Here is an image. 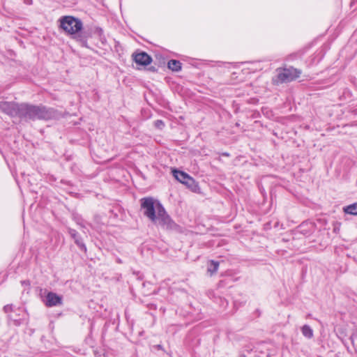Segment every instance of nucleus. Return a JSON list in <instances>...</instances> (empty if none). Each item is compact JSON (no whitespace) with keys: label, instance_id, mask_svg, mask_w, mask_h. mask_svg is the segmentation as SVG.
I'll return each mask as SVG.
<instances>
[{"label":"nucleus","instance_id":"1","mask_svg":"<svg viewBox=\"0 0 357 357\" xmlns=\"http://www.w3.org/2000/svg\"><path fill=\"white\" fill-rule=\"evenodd\" d=\"M60 28L68 35L74 36V38L80 41L82 44L86 43V37L82 31L83 24L81 20L73 16H63L59 19Z\"/></svg>","mask_w":357,"mask_h":357},{"label":"nucleus","instance_id":"2","mask_svg":"<svg viewBox=\"0 0 357 357\" xmlns=\"http://www.w3.org/2000/svg\"><path fill=\"white\" fill-rule=\"evenodd\" d=\"M157 209V222L163 229L168 231L181 232V227L177 225L167 213L163 206L159 202H156Z\"/></svg>","mask_w":357,"mask_h":357},{"label":"nucleus","instance_id":"3","mask_svg":"<svg viewBox=\"0 0 357 357\" xmlns=\"http://www.w3.org/2000/svg\"><path fill=\"white\" fill-rule=\"evenodd\" d=\"M57 116L58 112L54 108L48 107L43 105H33L32 121L50 120L56 119Z\"/></svg>","mask_w":357,"mask_h":357},{"label":"nucleus","instance_id":"4","mask_svg":"<svg viewBox=\"0 0 357 357\" xmlns=\"http://www.w3.org/2000/svg\"><path fill=\"white\" fill-rule=\"evenodd\" d=\"M141 209L143 211L144 216L148 218L151 222L157 223L156 203L151 197H144L140 199Z\"/></svg>","mask_w":357,"mask_h":357},{"label":"nucleus","instance_id":"5","mask_svg":"<svg viewBox=\"0 0 357 357\" xmlns=\"http://www.w3.org/2000/svg\"><path fill=\"white\" fill-rule=\"evenodd\" d=\"M301 74V71L296 68L292 67L289 68H284L278 70L277 79L278 82L280 83L290 82L299 77Z\"/></svg>","mask_w":357,"mask_h":357},{"label":"nucleus","instance_id":"6","mask_svg":"<svg viewBox=\"0 0 357 357\" xmlns=\"http://www.w3.org/2000/svg\"><path fill=\"white\" fill-rule=\"evenodd\" d=\"M33 105L28 103H20L19 105L17 116L24 121H32Z\"/></svg>","mask_w":357,"mask_h":357},{"label":"nucleus","instance_id":"7","mask_svg":"<svg viewBox=\"0 0 357 357\" xmlns=\"http://www.w3.org/2000/svg\"><path fill=\"white\" fill-rule=\"evenodd\" d=\"M19 103L14 102L0 101V112L12 116H17Z\"/></svg>","mask_w":357,"mask_h":357},{"label":"nucleus","instance_id":"8","mask_svg":"<svg viewBox=\"0 0 357 357\" xmlns=\"http://www.w3.org/2000/svg\"><path fill=\"white\" fill-rule=\"evenodd\" d=\"M44 303L47 307H54L62 304V296L57 295L54 292H48L44 300Z\"/></svg>","mask_w":357,"mask_h":357},{"label":"nucleus","instance_id":"9","mask_svg":"<svg viewBox=\"0 0 357 357\" xmlns=\"http://www.w3.org/2000/svg\"><path fill=\"white\" fill-rule=\"evenodd\" d=\"M136 63L141 66H147L152 61V58L145 52H141L132 55Z\"/></svg>","mask_w":357,"mask_h":357},{"label":"nucleus","instance_id":"10","mask_svg":"<svg viewBox=\"0 0 357 357\" xmlns=\"http://www.w3.org/2000/svg\"><path fill=\"white\" fill-rule=\"evenodd\" d=\"M68 232L71 238L74 240L75 244L79 248V249L84 252H86V247L77 231L74 229L68 228Z\"/></svg>","mask_w":357,"mask_h":357},{"label":"nucleus","instance_id":"11","mask_svg":"<svg viewBox=\"0 0 357 357\" xmlns=\"http://www.w3.org/2000/svg\"><path fill=\"white\" fill-rule=\"evenodd\" d=\"M3 311L6 314H8L10 318H13V316L11 314V313H14L17 311H21L22 312L23 311V308L22 307H16L15 305H13V304H9V305H6L3 307Z\"/></svg>","mask_w":357,"mask_h":357},{"label":"nucleus","instance_id":"12","mask_svg":"<svg viewBox=\"0 0 357 357\" xmlns=\"http://www.w3.org/2000/svg\"><path fill=\"white\" fill-rule=\"evenodd\" d=\"M172 173L175 178L181 183H183V182L187 179V178L189 176L185 172L177 169H174L172 171Z\"/></svg>","mask_w":357,"mask_h":357},{"label":"nucleus","instance_id":"13","mask_svg":"<svg viewBox=\"0 0 357 357\" xmlns=\"http://www.w3.org/2000/svg\"><path fill=\"white\" fill-rule=\"evenodd\" d=\"M168 68L178 72L181 70V63L178 60L171 59L167 63Z\"/></svg>","mask_w":357,"mask_h":357},{"label":"nucleus","instance_id":"14","mask_svg":"<svg viewBox=\"0 0 357 357\" xmlns=\"http://www.w3.org/2000/svg\"><path fill=\"white\" fill-rule=\"evenodd\" d=\"M343 211L347 214L357 215V202L344 207Z\"/></svg>","mask_w":357,"mask_h":357},{"label":"nucleus","instance_id":"15","mask_svg":"<svg viewBox=\"0 0 357 357\" xmlns=\"http://www.w3.org/2000/svg\"><path fill=\"white\" fill-rule=\"evenodd\" d=\"M219 267V262L211 260L208 263L207 271L210 273L211 275H213L215 273L217 272Z\"/></svg>","mask_w":357,"mask_h":357},{"label":"nucleus","instance_id":"16","mask_svg":"<svg viewBox=\"0 0 357 357\" xmlns=\"http://www.w3.org/2000/svg\"><path fill=\"white\" fill-rule=\"evenodd\" d=\"M301 332H302L303 335L308 339L312 338L314 335L313 330L308 325H304L301 328Z\"/></svg>","mask_w":357,"mask_h":357},{"label":"nucleus","instance_id":"17","mask_svg":"<svg viewBox=\"0 0 357 357\" xmlns=\"http://www.w3.org/2000/svg\"><path fill=\"white\" fill-rule=\"evenodd\" d=\"M183 184H185L186 186H188V188H190L193 191H195L198 187L195 179L190 176H188L187 179L183 182Z\"/></svg>","mask_w":357,"mask_h":357},{"label":"nucleus","instance_id":"18","mask_svg":"<svg viewBox=\"0 0 357 357\" xmlns=\"http://www.w3.org/2000/svg\"><path fill=\"white\" fill-rule=\"evenodd\" d=\"M154 126L156 128L159 129V130H162L163 129V128L165 127V123L162 120H156L155 122H154Z\"/></svg>","mask_w":357,"mask_h":357},{"label":"nucleus","instance_id":"19","mask_svg":"<svg viewBox=\"0 0 357 357\" xmlns=\"http://www.w3.org/2000/svg\"><path fill=\"white\" fill-rule=\"evenodd\" d=\"M74 220L78 225H79L82 228H85V225L84 223V220H82V218L81 217L75 216Z\"/></svg>","mask_w":357,"mask_h":357},{"label":"nucleus","instance_id":"20","mask_svg":"<svg viewBox=\"0 0 357 357\" xmlns=\"http://www.w3.org/2000/svg\"><path fill=\"white\" fill-rule=\"evenodd\" d=\"M305 225L303 223V224H301V225L299 226L300 232H301V233L304 234L305 235H306V234H309L311 231H305V230L303 229V227H305Z\"/></svg>","mask_w":357,"mask_h":357},{"label":"nucleus","instance_id":"21","mask_svg":"<svg viewBox=\"0 0 357 357\" xmlns=\"http://www.w3.org/2000/svg\"><path fill=\"white\" fill-rule=\"evenodd\" d=\"M16 314V315H18V316H20L22 315V313H24V310L23 309V311L21 312V311H17L15 312Z\"/></svg>","mask_w":357,"mask_h":357},{"label":"nucleus","instance_id":"22","mask_svg":"<svg viewBox=\"0 0 357 357\" xmlns=\"http://www.w3.org/2000/svg\"><path fill=\"white\" fill-rule=\"evenodd\" d=\"M355 3H357V0H352L351 2V6H353Z\"/></svg>","mask_w":357,"mask_h":357},{"label":"nucleus","instance_id":"23","mask_svg":"<svg viewBox=\"0 0 357 357\" xmlns=\"http://www.w3.org/2000/svg\"><path fill=\"white\" fill-rule=\"evenodd\" d=\"M222 155H225V156H228V155H229V153H224Z\"/></svg>","mask_w":357,"mask_h":357},{"label":"nucleus","instance_id":"24","mask_svg":"<svg viewBox=\"0 0 357 357\" xmlns=\"http://www.w3.org/2000/svg\"><path fill=\"white\" fill-rule=\"evenodd\" d=\"M30 2H31V0L27 1V3H30Z\"/></svg>","mask_w":357,"mask_h":357},{"label":"nucleus","instance_id":"25","mask_svg":"<svg viewBox=\"0 0 357 357\" xmlns=\"http://www.w3.org/2000/svg\"><path fill=\"white\" fill-rule=\"evenodd\" d=\"M30 2H31V0L27 1V3H30Z\"/></svg>","mask_w":357,"mask_h":357}]
</instances>
